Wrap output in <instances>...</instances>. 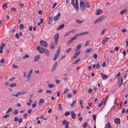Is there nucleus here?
<instances>
[{
    "label": "nucleus",
    "mask_w": 128,
    "mask_h": 128,
    "mask_svg": "<svg viewBox=\"0 0 128 128\" xmlns=\"http://www.w3.org/2000/svg\"><path fill=\"white\" fill-rule=\"evenodd\" d=\"M96 115L95 114H94L93 115V119L94 121L96 122Z\"/></svg>",
    "instance_id": "680f3d73"
},
{
    "label": "nucleus",
    "mask_w": 128,
    "mask_h": 128,
    "mask_svg": "<svg viewBox=\"0 0 128 128\" xmlns=\"http://www.w3.org/2000/svg\"><path fill=\"white\" fill-rule=\"evenodd\" d=\"M52 17H50L49 18L48 24H50L52 22Z\"/></svg>",
    "instance_id": "e433bc0d"
},
{
    "label": "nucleus",
    "mask_w": 128,
    "mask_h": 128,
    "mask_svg": "<svg viewBox=\"0 0 128 128\" xmlns=\"http://www.w3.org/2000/svg\"><path fill=\"white\" fill-rule=\"evenodd\" d=\"M32 100H29V102L27 103V104L28 105L30 106L31 105V104L32 102Z\"/></svg>",
    "instance_id": "7c9ffc66"
},
{
    "label": "nucleus",
    "mask_w": 128,
    "mask_h": 128,
    "mask_svg": "<svg viewBox=\"0 0 128 128\" xmlns=\"http://www.w3.org/2000/svg\"><path fill=\"white\" fill-rule=\"evenodd\" d=\"M76 100H74L72 103L71 105V107H73L74 104L76 103Z\"/></svg>",
    "instance_id": "0e129e2a"
},
{
    "label": "nucleus",
    "mask_w": 128,
    "mask_h": 128,
    "mask_svg": "<svg viewBox=\"0 0 128 128\" xmlns=\"http://www.w3.org/2000/svg\"><path fill=\"white\" fill-rule=\"evenodd\" d=\"M36 49L40 53L42 54L44 52L45 48L41 46H38L37 47Z\"/></svg>",
    "instance_id": "7ed1b4c3"
},
{
    "label": "nucleus",
    "mask_w": 128,
    "mask_h": 128,
    "mask_svg": "<svg viewBox=\"0 0 128 128\" xmlns=\"http://www.w3.org/2000/svg\"><path fill=\"white\" fill-rule=\"evenodd\" d=\"M60 52V47H59L58 49L56 54H58L59 55V54Z\"/></svg>",
    "instance_id": "a19ab883"
},
{
    "label": "nucleus",
    "mask_w": 128,
    "mask_h": 128,
    "mask_svg": "<svg viewBox=\"0 0 128 128\" xmlns=\"http://www.w3.org/2000/svg\"><path fill=\"white\" fill-rule=\"evenodd\" d=\"M123 79L122 78H122L120 79V82L119 83V87H120L122 85V84L123 83Z\"/></svg>",
    "instance_id": "c756f323"
},
{
    "label": "nucleus",
    "mask_w": 128,
    "mask_h": 128,
    "mask_svg": "<svg viewBox=\"0 0 128 128\" xmlns=\"http://www.w3.org/2000/svg\"><path fill=\"white\" fill-rule=\"evenodd\" d=\"M44 53L46 54L47 56H49L50 55L49 52L48 50L46 49L45 48L44 50Z\"/></svg>",
    "instance_id": "dca6fc26"
},
{
    "label": "nucleus",
    "mask_w": 128,
    "mask_h": 128,
    "mask_svg": "<svg viewBox=\"0 0 128 128\" xmlns=\"http://www.w3.org/2000/svg\"><path fill=\"white\" fill-rule=\"evenodd\" d=\"M59 35L58 33H57L56 34L54 37V39H58L59 38Z\"/></svg>",
    "instance_id": "412c9836"
},
{
    "label": "nucleus",
    "mask_w": 128,
    "mask_h": 128,
    "mask_svg": "<svg viewBox=\"0 0 128 128\" xmlns=\"http://www.w3.org/2000/svg\"><path fill=\"white\" fill-rule=\"evenodd\" d=\"M59 107L58 109L60 111H62V108L61 105L59 104L58 105Z\"/></svg>",
    "instance_id": "c85d7f7f"
},
{
    "label": "nucleus",
    "mask_w": 128,
    "mask_h": 128,
    "mask_svg": "<svg viewBox=\"0 0 128 128\" xmlns=\"http://www.w3.org/2000/svg\"><path fill=\"white\" fill-rule=\"evenodd\" d=\"M29 57V55L28 54H26L25 56H24L22 58L23 59H25L26 58H28Z\"/></svg>",
    "instance_id": "4c0bfd02"
},
{
    "label": "nucleus",
    "mask_w": 128,
    "mask_h": 128,
    "mask_svg": "<svg viewBox=\"0 0 128 128\" xmlns=\"http://www.w3.org/2000/svg\"><path fill=\"white\" fill-rule=\"evenodd\" d=\"M69 89L68 88H66V90H65L64 92V93L65 94L69 91Z\"/></svg>",
    "instance_id": "774afa93"
},
{
    "label": "nucleus",
    "mask_w": 128,
    "mask_h": 128,
    "mask_svg": "<svg viewBox=\"0 0 128 128\" xmlns=\"http://www.w3.org/2000/svg\"><path fill=\"white\" fill-rule=\"evenodd\" d=\"M128 11V9L127 8L124 9L123 10L120 12V14L121 15L123 14L124 12H125Z\"/></svg>",
    "instance_id": "2eb2a0df"
},
{
    "label": "nucleus",
    "mask_w": 128,
    "mask_h": 128,
    "mask_svg": "<svg viewBox=\"0 0 128 128\" xmlns=\"http://www.w3.org/2000/svg\"><path fill=\"white\" fill-rule=\"evenodd\" d=\"M109 39V38L108 37H106V39L103 40L102 42V44L105 45V42H108Z\"/></svg>",
    "instance_id": "4468645a"
},
{
    "label": "nucleus",
    "mask_w": 128,
    "mask_h": 128,
    "mask_svg": "<svg viewBox=\"0 0 128 128\" xmlns=\"http://www.w3.org/2000/svg\"><path fill=\"white\" fill-rule=\"evenodd\" d=\"M52 92V90H47L46 92V94H47L48 93L49 94H51Z\"/></svg>",
    "instance_id": "3c124183"
},
{
    "label": "nucleus",
    "mask_w": 128,
    "mask_h": 128,
    "mask_svg": "<svg viewBox=\"0 0 128 128\" xmlns=\"http://www.w3.org/2000/svg\"><path fill=\"white\" fill-rule=\"evenodd\" d=\"M76 39V38L74 36L71 37L70 39L68 42L67 43V44L69 45L70 44L72 43L73 42L74 40H75Z\"/></svg>",
    "instance_id": "1a4fd4ad"
},
{
    "label": "nucleus",
    "mask_w": 128,
    "mask_h": 128,
    "mask_svg": "<svg viewBox=\"0 0 128 128\" xmlns=\"http://www.w3.org/2000/svg\"><path fill=\"white\" fill-rule=\"evenodd\" d=\"M15 37L17 38H19V36L18 34L16 33L15 35Z\"/></svg>",
    "instance_id": "69168bd1"
},
{
    "label": "nucleus",
    "mask_w": 128,
    "mask_h": 128,
    "mask_svg": "<svg viewBox=\"0 0 128 128\" xmlns=\"http://www.w3.org/2000/svg\"><path fill=\"white\" fill-rule=\"evenodd\" d=\"M80 53V51H79L75 53V54L74 56L72 57L74 59H76L77 57L79 55Z\"/></svg>",
    "instance_id": "ddd939ff"
},
{
    "label": "nucleus",
    "mask_w": 128,
    "mask_h": 128,
    "mask_svg": "<svg viewBox=\"0 0 128 128\" xmlns=\"http://www.w3.org/2000/svg\"><path fill=\"white\" fill-rule=\"evenodd\" d=\"M70 112L69 111L66 112L64 114V115L66 116H67L68 115L70 114Z\"/></svg>",
    "instance_id": "49530a36"
},
{
    "label": "nucleus",
    "mask_w": 128,
    "mask_h": 128,
    "mask_svg": "<svg viewBox=\"0 0 128 128\" xmlns=\"http://www.w3.org/2000/svg\"><path fill=\"white\" fill-rule=\"evenodd\" d=\"M12 108H10L8 110L7 112H6V114L9 112H10L12 111Z\"/></svg>",
    "instance_id": "72a5a7b5"
},
{
    "label": "nucleus",
    "mask_w": 128,
    "mask_h": 128,
    "mask_svg": "<svg viewBox=\"0 0 128 128\" xmlns=\"http://www.w3.org/2000/svg\"><path fill=\"white\" fill-rule=\"evenodd\" d=\"M54 44L53 42H51L50 44V46L51 48L53 49L54 48Z\"/></svg>",
    "instance_id": "c9c22d12"
},
{
    "label": "nucleus",
    "mask_w": 128,
    "mask_h": 128,
    "mask_svg": "<svg viewBox=\"0 0 128 128\" xmlns=\"http://www.w3.org/2000/svg\"><path fill=\"white\" fill-rule=\"evenodd\" d=\"M59 55L58 54H56L54 56V58L53 59V60H56L57 58L58 57Z\"/></svg>",
    "instance_id": "b1692460"
},
{
    "label": "nucleus",
    "mask_w": 128,
    "mask_h": 128,
    "mask_svg": "<svg viewBox=\"0 0 128 128\" xmlns=\"http://www.w3.org/2000/svg\"><path fill=\"white\" fill-rule=\"evenodd\" d=\"M2 46L0 47V50H2L3 48L5 46V44L3 43H2Z\"/></svg>",
    "instance_id": "58836bf2"
},
{
    "label": "nucleus",
    "mask_w": 128,
    "mask_h": 128,
    "mask_svg": "<svg viewBox=\"0 0 128 128\" xmlns=\"http://www.w3.org/2000/svg\"><path fill=\"white\" fill-rule=\"evenodd\" d=\"M32 74L28 72V74L26 78H29L31 75Z\"/></svg>",
    "instance_id": "bf43d9fd"
},
{
    "label": "nucleus",
    "mask_w": 128,
    "mask_h": 128,
    "mask_svg": "<svg viewBox=\"0 0 128 128\" xmlns=\"http://www.w3.org/2000/svg\"><path fill=\"white\" fill-rule=\"evenodd\" d=\"M104 16H101L97 19L94 22V24H97L99 22L102 21L104 18Z\"/></svg>",
    "instance_id": "20e7f679"
},
{
    "label": "nucleus",
    "mask_w": 128,
    "mask_h": 128,
    "mask_svg": "<svg viewBox=\"0 0 128 128\" xmlns=\"http://www.w3.org/2000/svg\"><path fill=\"white\" fill-rule=\"evenodd\" d=\"M40 56L39 55H37L35 56L34 58V61H38L40 58Z\"/></svg>",
    "instance_id": "aec40b11"
},
{
    "label": "nucleus",
    "mask_w": 128,
    "mask_h": 128,
    "mask_svg": "<svg viewBox=\"0 0 128 128\" xmlns=\"http://www.w3.org/2000/svg\"><path fill=\"white\" fill-rule=\"evenodd\" d=\"M36 101H35L33 104H32V106L33 108H34L36 106Z\"/></svg>",
    "instance_id": "bb28decb"
},
{
    "label": "nucleus",
    "mask_w": 128,
    "mask_h": 128,
    "mask_svg": "<svg viewBox=\"0 0 128 128\" xmlns=\"http://www.w3.org/2000/svg\"><path fill=\"white\" fill-rule=\"evenodd\" d=\"M11 10L12 11L15 12L16 10V9L14 7L12 8H11Z\"/></svg>",
    "instance_id": "864d4df0"
},
{
    "label": "nucleus",
    "mask_w": 128,
    "mask_h": 128,
    "mask_svg": "<svg viewBox=\"0 0 128 128\" xmlns=\"http://www.w3.org/2000/svg\"><path fill=\"white\" fill-rule=\"evenodd\" d=\"M18 110H15L13 112V114H14L15 115L18 114Z\"/></svg>",
    "instance_id": "cd10ccee"
},
{
    "label": "nucleus",
    "mask_w": 128,
    "mask_h": 128,
    "mask_svg": "<svg viewBox=\"0 0 128 128\" xmlns=\"http://www.w3.org/2000/svg\"><path fill=\"white\" fill-rule=\"evenodd\" d=\"M105 127H106V128H111L109 122H108L107 124H106Z\"/></svg>",
    "instance_id": "a878e982"
},
{
    "label": "nucleus",
    "mask_w": 128,
    "mask_h": 128,
    "mask_svg": "<svg viewBox=\"0 0 128 128\" xmlns=\"http://www.w3.org/2000/svg\"><path fill=\"white\" fill-rule=\"evenodd\" d=\"M40 43L41 45L45 47H46L47 46V44L46 42L44 40H41L40 42Z\"/></svg>",
    "instance_id": "0eeeda50"
},
{
    "label": "nucleus",
    "mask_w": 128,
    "mask_h": 128,
    "mask_svg": "<svg viewBox=\"0 0 128 128\" xmlns=\"http://www.w3.org/2000/svg\"><path fill=\"white\" fill-rule=\"evenodd\" d=\"M106 30V28L104 29H103L101 33V34L102 35H103L104 34V32Z\"/></svg>",
    "instance_id": "37998d69"
},
{
    "label": "nucleus",
    "mask_w": 128,
    "mask_h": 128,
    "mask_svg": "<svg viewBox=\"0 0 128 128\" xmlns=\"http://www.w3.org/2000/svg\"><path fill=\"white\" fill-rule=\"evenodd\" d=\"M80 58L78 59L75 61L74 63V64H76L78 63L80 61Z\"/></svg>",
    "instance_id": "c03bdc74"
},
{
    "label": "nucleus",
    "mask_w": 128,
    "mask_h": 128,
    "mask_svg": "<svg viewBox=\"0 0 128 128\" xmlns=\"http://www.w3.org/2000/svg\"><path fill=\"white\" fill-rule=\"evenodd\" d=\"M91 50L90 49L88 48L86 50V51L85 52L86 53H88L90 52Z\"/></svg>",
    "instance_id": "13d9d810"
},
{
    "label": "nucleus",
    "mask_w": 128,
    "mask_h": 128,
    "mask_svg": "<svg viewBox=\"0 0 128 128\" xmlns=\"http://www.w3.org/2000/svg\"><path fill=\"white\" fill-rule=\"evenodd\" d=\"M72 48H70L67 49L66 51V54L68 53L71 50Z\"/></svg>",
    "instance_id": "79ce46f5"
},
{
    "label": "nucleus",
    "mask_w": 128,
    "mask_h": 128,
    "mask_svg": "<svg viewBox=\"0 0 128 128\" xmlns=\"http://www.w3.org/2000/svg\"><path fill=\"white\" fill-rule=\"evenodd\" d=\"M57 66V62H56L53 66V68H56Z\"/></svg>",
    "instance_id": "8fccbe9b"
},
{
    "label": "nucleus",
    "mask_w": 128,
    "mask_h": 128,
    "mask_svg": "<svg viewBox=\"0 0 128 128\" xmlns=\"http://www.w3.org/2000/svg\"><path fill=\"white\" fill-rule=\"evenodd\" d=\"M44 100L43 99H40L38 103V105L39 106H40L42 105L41 104L44 103Z\"/></svg>",
    "instance_id": "6ab92c4d"
},
{
    "label": "nucleus",
    "mask_w": 128,
    "mask_h": 128,
    "mask_svg": "<svg viewBox=\"0 0 128 128\" xmlns=\"http://www.w3.org/2000/svg\"><path fill=\"white\" fill-rule=\"evenodd\" d=\"M15 79V78L14 77H13L11 78L9 80L10 81H13Z\"/></svg>",
    "instance_id": "6e6d98bb"
},
{
    "label": "nucleus",
    "mask_w": 128,
    "mask_h": 128,
    "mask_svg": "<svg viewBox=\"0 0 128 128\" xmlns=\"http://www.w3.org/2000/svg\"><path fill=\"white\" fill-rule=\"evenodd\" d=\"M102 12V10L100 9H97V12L95 13L96 15H98L101 14Z\"/></svg>",
    "instance_id": "9b49d317"
},
{
    "label": "nucleus",
    "mask_w": 128,
    "mask_h": 128,
    "mask_svg": "<svg viewBox=\"0 0 128 128\" xmlns=\"http://www.w3.org/2000/svg\"><path fill=\"white\" fill-rule=\"evenodd\" d=\"M82 44H78L76 46V48L75 50L76 51H77L78 50H79L82 46Z\"/></svg>",
    "instance_id": "a211bd4d"
},
{
    "label": "nucleus",
    "mask_w": 128,
    "mask_h": 128,
    "mask_svg": "<svg viewBox=\"0 0 128 128\" xmlns=\"http://www.w3.org/2000/svg\"><path fill=\"white\" fill-rule=\"evenodd\" d=\"M96 67L97 68H100V63L99 62H98L96 65Z\"/></svg>",
    "instance_id": "e2e57ef3"
},
{
    "label": "nucleus",
    "mask_w": 128,
    "mask_h": 128,
    "mask_svg": "<svg viewBox=\"0 0 128 128\" xmlns=\"http://www.w3.org/2000/svg\"><path fill=\"white\" fill-rule=\"evenodd\" d=\"M90 41L89 40L87 41L86 42V44L85 45V46H88L89 44L90 43Z\"/></svg>",
    "instance_id": "603ef678"
},
{
    "label": "nucleus",
    "mask_w": 128,
    "mask_h": 128,
    "mask_svg": "<svg viewBox=\"0 0 128 128\" xmlns=\"http://www.w3.org/2000/svg\"><path fill=\"white\" fill-rule=\"evenodd\" d=\"M71 114L72 118V119H74L76 116V114L74 113L73 111H71L70 112Z\"/></svg>",
    "instance_id": "f3484780"
},
{
    "label": "nucleus",
    "mask_w": 128,
    "mask_h": 128,
    "mask_svg": "<svg viewBox=\"0 0 128 128\" xmlns=\"http://www.w3.org/2000/svg\"><path fill=\"white\" fill-rule=\"evenodd\" d=\"M13 67L14 68H18V66L17 65L14 64L12 65Z\"/></svg>",
    "instance_id": "4d7b16f0"
},
{
    "label": "nucleus",
    "mask_w": 128,
    "mask_h": 128,
    "mask_svg": "<svg viewBox=\"0 0 128 128\" xmlns=\"http://www.w3.org/2000/svg\"><path fill=\"white\" fill-rule=\"evenodd\" d=\"M80 6L82 10L84 11L85 10V8L84 3L82 1L80 2Z\"/></svg>",
    "instance_id": "423d86ee"
},
{
    "label": "nucleus",
    "mask_w": 128,
    "mask_h": 128,
    "mask_svg": "<svg viewBox=\"0 0 128 128\" xmlns=\"http://www.w3.org/2000/svg\"><path fill=\"white\" fill-rule=\"evenodd\" d=\"M64 24H62V25L60 26L57 28V30H60L62 28L64 27Z\"/></svg>",
    "instance_id": "5701e85b"
},
{
    "label": "nucleus",
    "mask_w": 128,
    "mask_h": 128,
    "mask_svg": "<svg viewBox=\"0 0 128 128\" xmlns=\"http://www.w3.org/2000/svg\"><path fill=\"white\" fill-rule=\"evenodd\" d=\"M10 86L11 87L13 88L15 86H16V85L15 83H13L12 84L10 85Z\"/></svg>",
    "instance_id": "473e14b6"
},
{
    "label": "nucleus",
    "mask_w": 128,
    "mask_h": 128,
    "mask_svg": "<svg viewBox=\"0 0 128 128\" xmlns=\"http://www.w3.org/2000/svg\"><path fill=\"white\" fill-rule=\"evenodd\" d=\"M55 85L54 84H50L48 85V87L50 88H52Z\"/></svg>",
    "instance_id": "2f4dec72"
},
{
    "label": "nucleus",
    "mask_w": 128,
    "mask_h": 128,
    "mask_svg": "<svg viewBox=\"0 0 128 128\" xmlns=\"http://www.w3.org/2000/svg\"><path fill=\"white\" fill-rule=\"evenodd\" d=\"M20 30L23 29V28H24L23 25L22 24H21L20 26Z\"/></svg>",
    "instance_id": "5fc2aeb1"
},
{
    "label": "nucleus",
    "mask_w": 128,
    "mask_h": 128,
    "mask_svg": "<svg viewBox=\"0 0 128 128\" xmlns=\"http://www.w3.org/2000/svg\"><path fill=\"white\" fill-rule=\"evenodd\" d=\"M60 13L59 12L57 15L54 17V20L55 21H56L60 18Z\"/></svg>",
    "instance_id": "6e6552de"
},
{
    "label": "nucleus",
    "mask_w": 128,
    "mask_h": 128,
    "mask_svg": "<svg viewBox=\"0 0 128 128\" xmlns=\"http://www.w3.org/2000/svg\"><path fill=\"white\" fill-rule=\"evenodd\" d=\"M72 96V95L71 94H68L67 97L68 98H71Z\"/></svg>",
    "instance_id": "338daca9"
},
{
    "label": "nucleus",
    "mask_w": 128,
    "mask_h": 128,
    "mask_svg": "<svg viewBox=\"0 0 128 128\" xmlns=\"http://www.w3.org/2000/svg\"><path fill=\"white\" fill-rule=\"evenodd\" d=\"M100 74L102 78L104 79V78H106L107 77V76L104 74L103 73H101Z\"/></svg>",
    "instance_id": "393cba45"
},
{
    "label": "nucleus",
    "mask_w": 128,
    "mask_h": 128,
    "mask_svg": "<svg viewBox=\"0 0 128 128\" xmlns=\"http://www.w3.org/2000/svg\"><path fill=\"white\" fill-rule=\"evenodd\" d=\"M27 93V92L25 91H22V92H18L16 94H12V95L16 97L18 96L19 95H22L26 94Z\"/></svg>",
    "instance_id": "f03ea898"
},
{
    "label": "nucleus",
    "mask_w": 128,
    "mask_h": 128,
    "mask_svg": "<svg viewBox=\"0 0 128 128\" xmlns=\"http://www.w3.org/2000/svg\"><path fill=\"white\" fill-rule=\"evenodd\" d=\"M92 88H90L88 89V92L89 94H90L92 92Z\"/></svg>",
    "instance_id": "052dcab7"
},
{
    "label": "nucleus",
    "mask_w": 128,
    "mask_h": 128,
    "mask_svg": "<svg viewBox=\"0 0 128 128\" xmlns=\"http://www.w3.org/2000/svg\"><path fill=\"white\" fill-rule=\"evenodd\" d=\"M69 124V122H66V124L65 126V128H68L69 126L68 125Z\"/></svg>",
    "instance_id": "de8ad7c7"
},
{
    "label": "nucleus",
    "mask_w": 128,
    "mask_h": 128,
    "mask_svg": "<svg viewBox=\"0 0 128 128\" xmlns=\"http://www.w3.org/2000/svg\"><path fill=\"white\" fill-rule=\"evenodd\" d=\"M72 32V31H69L68 32L64 34V36H66L68 35H70L71 32Z\"/></svg>",
    "instance_id": "f704fd0d"
},
{
    "label": "nucleus",
    "mask_w": 128,
    "mask_h": 128,
    "mask_svg": "<svg viewBox=\"0 0 128 128\" xmlns=\"http://www.w3.org/2000/svg\"><path fill=\"white\" fill-rule=\"evenodd\" d=\"M78 0H72L71 4L73 7L76 8L77 10V9L78 8Z\"/></svg>",
    "instance_id": "f257e3e1"
},
{
    "label": "nucleus",
    "mask_w": 128,
    "mask_h": 128,
    "mask_svg": "<svg viewBox=\"0 0 128 128\" xmlns=\"http://www.w3.org/2000/svg\"><path fill=\"white\" fill-rule=\"evenodd\" d=\"M8 3V2H6L4 4H3L2 5L3 7H6V8H7V4Z\"/></svg>",
    "instance_id": "a18cd8bd"
},
{
    "label": "nucleus",
    "mask_w": 128,
    "mask_h": 128,
    "mask_svg": "<svg viewBox=\"0 0 128 128\" xmlns=\"http://www.w3.org/2000/svg\"><path fill=\"white\" fill-rule=\"evenodd\" d=\"M84 21L80 20L78 19H76L75 20V22H76L78 24H80L84 22Z\"/></svg>",
    "instance_id": "f8f14e48"
},
{
    "label": "nucleus",
    "mask_w": 128,
    "mask_h": 128,
    "mask_svg": "<svg viewBox=\"0 0 128 128\" xmlns=\"http://www.w3.org/2000/svg\"><path fill=\"white\" fill-rule=\"evenodd\" d=\"M85 6L86 8H89L90 7V5L88 2H86L84 3Z\"/></svg>",
    "instance_id": "4be33fe9"
},
{
    "label": "nucleus",
    "mask_w": 128,
    "mask_h": 128,
    "mask_svg": "<svg viewBox=\"0 0 128 128\" xmlns=\"http://www.w3.org/2000/svg\"><path fill=\"white\" fill-rule=\"evenodd\" d=\"M88 31L82 32L76 34L74 36L76 39L77 36H80L88 34Z\"/></svg>",
    "instance_id": "39448f33"
},
{
    "label": "nucleus",
    "mask_w": 128,
    "mask_h": 128,
    "mask_svg": "<svg viewBox=\"0 0 128 128\" xmlns=\"http://www.w3.org/2000/svg\"><path fill=\"white\" fill-rule=\"evenodd\" d=\"M87 124L86 122L84 123L83 124V127L84 128H86V127L87 126Z\"/></svg>",
    "instance_id": "09e8293b"
},
{
    "label": "nucleus",
    "mask_w": 128,
    "mask_h": 128,
    "mask_svg": "<svg viewBox=\"0 0 128 128\" xmlns=\"http://www.w3.org/2000/svg\"><path fill=\"white\" fill-rule=\"evenodd\" d=\"M108 95L106 97V98H105V100H104V105L106 103V100L108 98Z\"/></svg>",
    "instance_id": "ea45409f"
},
{
    "label": "nucleus",
    "mask_w": 128,
    "mask_h": 128,
    "mask_svg": "<svg viewBox=\"0 0 128 128\" xmlns=\"http://www.w3.org/2000/svg\"><path fill=\"white\" fill-rule=\"evenodd\" d=\"M115 123L117 124H120V120L119 118H116L114 120Z\"/></svg>",
    "instance_id": "9d476101"
}]
</instances>
